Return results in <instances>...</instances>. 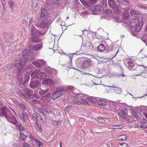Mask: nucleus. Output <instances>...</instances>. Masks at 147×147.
Instances as JSON below:
<instances>
[{
	"label": "nucleus",
	"instance_id": "1",
	"mask_svg": "<svg viewBox=\"0 0 147 147\" xmlns=\"http://www.w3.org/2000/svg\"><path fill=\"white\" fill-rule=\"evenodd\" d=\"M27 60L25 59H21V60L16 61L15 67L17 69V79L22 82L23 79L22 70L26 64Z\"/></svg>",
	"mask_w": 147,
	"mask_h": 147
},
{
	"label": "nucleus",
	"instance_id": "2",
	"mask_svg": "<svg viewBox=\"0 0 147 147\" xmlns=\"http://www.w3.org/2000/svg\"><path fill=\"white\" fill-rule=\"evenodd\" d=\"M139 20L138 17H135L134 18L132 19L130 23L127 22L126 24L127 25H129L131 28L135 27V29L132 31V34L135 36L137 34H135V33L140 31L142 25V22H139Z\"/></svg>",
	"mask_w": 147,
	"mask_h": 147
},
{
	"label": "nucleus",
	"instance_id": "3",
	"mask_svg": "<svg viewBox=\"0 0 147 147\" xmlns=\"http://www.w3.org/2000/svg\"><path fill=\"white\" fill-rule=\"evenodd\" d=\"M46 9L45 7L43 8L41 11L40 18L41 20L38 25V27L44 29L46 28Z\"/></svg>",
	"mask_w": 147,
	"mask_h": 147
},
{
	"label": "nucleus",
	"instance_id": "4",
	"mask_svg": "<svg viewBox=\"0 0 147 147\" xmlns=\"http://www.w3.org/2000/svg\"><path fill=\"white\" fill-rule=\"evenodd\" d=\"M22 55L24 58L30 60L33 59L34 58V52L28 49L23 50Z\"/></svg>",
	"mask_w": 147,
	"mask_h": 147
},
{
	"label": "nucleus",
	"instance_id": "5",
	"mask_svg": "<svg viewBox=\"0 0 147 147\" xmlns=\"http://www.w3.org/2000/svg\"><path fill=\"white\" fill-rule=\"evenodd\" d=\"M31 39L33 42L36 43L40 42L41 39L39 38V32L34 27L31 29Z\"/></svg>",
	"mask_w": 147,
	"mask_h": 147
},
{
	"label": "nucleus",
	"instance_id": "6",
	"mask_svg": "<svg viewBox=\"0 0 147 147\" xmlns=\"http://www.w3.org/2000/svg\"><path fill=\"white\" fill-rule=\"evenodd\" d=\"M107 50L109 52L113 51L114 53L113 57L115 56L117 53L118 51V49L116 48H114L113 47V45L112 42H111L110 44H107L106 48Z\"/></svg>",
	"mask_w": 147,
	"mask_h": 147
},
{
	"label": "nucleus",
	"instance_id": "7",
	"mask_svg": "<svg viewBox=\"0 0 147 147\" xmlns=\"http://www.w3.org/2000/svg\"><path fill=\"white\" fill-rule=\"evenodd\" d=\"M109 6L114 10V11L117 12L119 10V6L115 4V2L113 0H108Z\"/></svg>",
	"mask_w": 147,
	"mask_h": 147
},
{
	"label": "nucleus",
	"instance_id": "8",
	"mask_svg": "<svg viewBox=\"0 0 147 147\" xmlns=\"http://www.w3.org/2000/svg\"><path fill=\"white\" fill-rule=\"evenodd\" d=\"M92 61L90 59L84 61L82 63V67L84 68L87 69L91 66Z\"/></svg>",
	"mask_w": 147,
	"mask_h": 147
},
{
	"label": "nucleus",
	"instance_id": "9",
	"mask_svg": "<svg viewBox=\"0 0 147 147\" xmlns=\"http://www.w3.org/2000/svg\"><path fill=\"white\" fill-rule=\"evenodd\" d=\"M38 78L40 79L41 80H43L42 83L43 84H46V74L43 72L40 73L37 76Z\"/></svg>",
	"mask_w": 147,
	"mask_h": 147
},
{
	"label": "nucleus",
	"instance_id": "10",
	"mask_svg": "<svg viewBox=\"0 0 147 147\" xmlns=\"http://www.w3.org/2000/svg\"><path fill=\"white\" fill-rule=\"evenodd\" d=\"M39 86V83L38 80L31 81L30 84L31 88L34 89L38 88Z\"/></svg>",
	"mask_w": 147,
	"mask_h": 147
},
{
	"label": "nucleus",
	"instance_id": "11",
	"mask_svg": "<svg viewBox=\"0 0 147 147\" xmlns=\"http://www.w3.org/2000/svg\"><path fill=\"white\" fill-rule=\"evenodd\" d=\"M59 89V88H57L55 92L53 94V95L52 96V99H56L63 95L62 93L58 92Z\"/></svg>",
	"mask_w": 147,
	"mask_h": 147
},
{
	"label": "nucleus",
	"instance_id": "12",
	"mask_svg": "<svg viewBox=\"0 0 147 147\" xmlns=\"http://www.w3.org/2000/svg\"><path fill=\"white\" fill-rule=\"evenodd\" d=\"M129 9H124V11H123V13L122 14V16L123 18L127 19L128 18L130 14L129 12Z\"/></svg>",
	"mask_w": 147,
	"mask_h": 147
},
{
	"label": "nucleus",
	"instance_id": "13",
	"mask_svg": "<svg viewBox=\"0 0 147 147\" xmlns=\"http://www.w3.org/2000/svg\"><path fill=\"white\" fill-rule=\"evenodd\" d=\"M15 103L16 105L19 106L20 109L22 110L23 112H24L26 110V106L24 104H22L18 102L17 101Z\"/></svg>",
	"mask_w": 147,
	"mask_h": 147
},
{
	"label": "nucleus",
	"instance_id": "14",
	"mask_svg": "<svg viewBox=\"0 0 147 147\" xmlns=\"http://www.w3.org/2000/svg\"><path fill=\"white\" fill-rule=\"evenodd\" d=\"M55 70V69L50 67L49 66H47V73H49V76L47 75L48 76H52L53 74V71Z\"/></svg>",
	"mask_w": 147,
	"mask_h": 147
},
{
	"label": "nucleus",
	"instance_id": "15",
	"mask_svg": "<svg viewBox=\"0 0 147 147\" xmlns=\"http://www.w3.org/2000/svg\"><path fill=\"white\" fill-rule=\"evenodd\" d=\"M40 48V46L39 44H37L34 45H31L30 47V50H36L39 49Z\"/></svg>",
	"mask_w": 147,
	"mask_h": 147
},
{
	"label": "nucleus",
	"instance_id": "16",
	"mask_svg": "<svg viewBox=\"0 0 147 147\" xmlns=\"http://www.w3.org/2000/svg\"><path fill=\"white\" fill-rule=\"evenodd\" d=\"M32 71V68H31L27 66H26L24 69V71L25 73L27 74L28 75H29Z\"/></svg>",
	"mask_w": 147,
	"mask_h": 147
},
{
	"label": "nucleus",
	"instance_id": "17",
	"mask_svg": "<svg viewBox=\"0 0 147 147\" xmlns=\"http://www.w3.org/2000/svg\"><path fill=\"white\" fill-rule=\"evenodd\" d=\"M107 87H109L110 88H116V89H114L113 90L114 92L116 93L117 94H120L122 92L121 89L119 88L116 87H114V86H107Z\"/></svg>",
	"mask_w": 147,
	"mask_h": 147
},
{
	"label": "nucleus",
	"instance_id": "18",
	"mask_svg": "<svg viewBox=\"0 0 147 147\" xmlns=\"http://www.w3.org/2000/svg\"><path fill=\"white\" fill-rule=\"evenodd\" d=\"M128 68L130 70H134L135 69V65L132 62H129L128 63Z\"/></svg>",
	"mask_w": 147,
	"mask_h": 147
},
{
	"label": "nucleus",
	"instance_id": "19",
	"mask_svg": "<svg viewBox=\"0 0 147 147\" xmlns=\"http://www.w3.org/2000/svg\"><path fill=\"white\" fill-rule=\"evenodd\" d=\"M98 51L100 52L104 51L105 49V45L102 44H100L97 47Z\"/></svg>",
	"mask_w": 147,
	"mask_h": 147
},
{
	"label": "nucleus",
	"instance_id": "20",
	"mask_svg": "<svg viewBox=\"0 0 147 147\" xmlns=\"http://www.w3.org/2000/svg\"><path fill=\"white\" fill-rule=\"evenodd\" d=\"M27 115V114L24 112H23L21 113L20 118L23 122H25V117Z\"/></svg>",
	"mask_w": 147,
	"mask_h": 147
},
{
	"label": "nucleus",
	"instance_id": "21",
	"mask_svg": "<svg viewBox=\"0 0 147 147\" xmlns=\"http://www.w3.org/2000/svg\"><path fill=\"white\" fill-rule=\"evenodd\" d=\"M55 82L50 79H47V85L51 86L54 85Z\"/></svg>",
	"mask_w": 147,
	"mask_h": 147
},
{
	"label": "nucleus",
	"instance_id": "22",
	"mask_svg": "<svg viewBox=\"0 0 147 147\" xmlns=\"http://www.w3.org/2000/svg\"><path fill=\"white\" fill-rule=\"evenodd\" d=\"M97 104L99 105H104L106 104L105 101L103 99H101L98 100L97 102Z\"/></svg>",
	"mask_w": 147,
	"mask_h": 147
},
{
	"label": "nucleus",
	"instance_id": "23",
	"mask_svg": "<svg viewBox=\"0 0 147 147\" xmlns=\"http://www.w3.org/2000/svg\"><path fill=\"white\" fill-rule=\"evenodd\" d=\"M94 8L96 10L98 11H101L103 10V7L99 5H95L94 7Z\"/></svg>",
	"mask_w": 147,
	"mask_h": 147
},
{
	"label": "nucleus",
	"instance_id": "24",
	"mask_svg": "<svg viewBox=\"0 0 147 147\" xmlns=\"http://www.w3.org/2000/svg\"><path fill=\"white\" fill-rule=\"evenodd\" d=\"M35 127L36 129L38 131L41 132L42 131V129L41 127V125H39L37 121H36L35 122Z\"/></svg>",
	"mask_w": 147,
	"mask_h": 147
},
{
	"label": "nucleus",
	"instance_id": "25",
	"mask_svg": "<svg viewBox=\"0 0 147 147\" xmlns=\"http://www.w3.org/2000/svg\"><path fill=\"white\" fill-rule=\"evenodd\" d=\"M20 131H22L25 130V128L24 127L22 126L20 124L18 123L16 125Z\"/></svg>",
	"mask_w": 147,
	"mask_h": 147
},
{
	"label": "nucleus",
	"instance_id": "26",
	"mask_svg": "<svg viewBox=\"0 0 147 147\" xmlns=\"http://www.w3.org/2000/svg\"><path fill=\"white\" fill-rule=\"evenodd\" d=\"M27 136L24 133H21L20 134L19 139L21 140H26Z\"/></svg>",
	"mask_w": 147,
	"mask_h": 147
},
{
	"label": "nucleus",
	"instance_id": "27",
	"mask_svg": "<svg viewBox=\"0 0 147 147\" xmlns=\"http://www.w3.org/2000/svg\"><path fill=\"white\" fill-rule=\"evenodd\" d=\"M53 124L56 127H58L61 125V123L60 121H57L55 120H53L52 121Z\"/></svg>",
	"mask_w": 147,
	"mask_h": 147
},
{
	"label": "nucleus",
	"instance_id": "28",
	"mask_svg": "<svg viewBox=\"0 0 147 147\" xmlns=\"http://www.w3.org/2000/svg\"><path fill=\"white\" fill-rule=\"evenodd\" d=\"M98 0H88L87 3L88 4V7L94 4Z\"/></svg>",
	"mask_w": 147,
	"mask_h": 147
},
{
	"label": "nucleus",
	"instance_id": "29",
	"mask_svg": "<svg viewBox=\"0 0 147 147\" xmlns=\"http://www.w3.org/2000/svg\"><path fill=\"white\" fill-rule=\"evenodd\" d=\"M131 113H132L133 116H135L136 118L134 120L135 122L137 120V118L138 117V115L133 110H131Z\"/></svg>",
	"mask_w": 147,
	"mask_h": 147
},
{
	"label": "nucleus",
	"instance_id": "30",
	"mask_svg": "<svg viewBox=\"0 0 147 147\" xmlns=\"http://www.w3.org/2000/svg\"><path fill=\"white\" fill-rule=\"evenodd\" d=\"M140 126L142 128H147V122H142L140 123Z\"/></svg>",
	"mask_w": 147,
	"mask_h": 147
},
{
	"label": "nucleus",
	"instance_id": "31",
	"mask_svg": "<svg viewBox=\"0 0 147 147\" xmlns=\"http://www.w3.org/2000/svg\"><path fill=\"white\" fill-rule=\"evenodd\" d=\"M118 139L119 140H125L127 139V137L125 135H121L119 136L118 137Z\"/></svg>",
	"mask_w": 147,
	"mask_h": 147
},
{
	"label": "nucleus",
	"instance_id": "32",
	"mask_svg": "<svg viewBox=\"0 0 147 147\" xmlns=\"http://www.w3.org/2000/svg\"><path fill=\"white\" fill-rule=\"evenodd\" d=\"M10 7L12 9H13V7L15 5V3L11 0H9L8 2Z\"/></svg>",
	"mask_w": 147,
	"mask_h": 147
},
{
	"label": "nucleus",
	"instance_id": "33",
	"mask_svg": "<svg viewBox=\"0 0 147 147\" xmlns=\"http://www.w3.org/2000/svg\"><path fill=\"white\" fill-rule=\"evenodd\" d=\"M28 95L26 96V98H32L33 97V92L31 90V91H30Z\"/></svg>",
	"mask_w": 147,
	"mask_h": 147
},
{
	"label": "nucleus",
	"instance_id": "34",
	"mask_svg": "<svg viewBox=\"0 0 147 147\" xmlns=\"http://www.w3.org/2000/svg\"><path fill=\"white\" fill-rule=\"evenodd\" d=\"M38 111L39 112L40 114H42V115L44 116L45 117V113H44V111L45 112L46 111L45 110V109H38Z\"/></svg>",
	"mask_w": 147,
	"mask_h": 147
},
{
	"label": "nucleus",
	"instance_id": "35",
	"mask_svg": "<svg viewBox=\"0 0 147 147\" xmlns=\"http://www.w3.org/2000/svg\"><path fill=\"white\" fill-rule=\"evenodd\" d=\"M96 121H98L99 123H104L105 122V121L102 118H98L96 119Z\"/></svg>",
	"mask_w": 147,
	"mask_h": 147
},
{
	"label": "nucleus",
	"instance_id": "36",
	"mask_svg": "<svg viewBox=\"0 0 147 147\" xmlns=\"http://www.w3.org/2000/svg\"><path fill=\"white\" fill-rule=\"evenodd\" d=\"M6 107L5 106L3 107L1 109H0V115H1L6 113Z\"/></svg>",
	"mask_w": 147,
	"mask_h": 147
},
{
	"label": "nucleus",
	"instance_id": "37",
	"mask_svg": "<svg viewBox=\"0 0 147 147\" xmlns=\"http://www.w3.org/2000/svg\"><path fill=\"white\" fill-rule=\"evenodd\" d=\"M7 121L10 122V123H11L14 125H15L16 126V125L18 124L17 121L16 119H15L13 120H11V119H8Z\"/></svg>",
	"mask_w": 147,
	"mask_h": 147
},
{
	"label": "nucleus",
	"instance_id": "38",
	"mask_svg": "<svg viewBox=\"0 0 147 147\" xmlns=\"http://www.w3.org/2000/svg\"><path fill=\"white\" fill-rule=\"evenodd\" d=\"M86 99L88 100L89 101L92 102L93 103L96 102V99L93 97H89L87 98Z\"/></svg>",
	"mask_w": 147,
	"mask_h": 147
},
{
	"label": "nucleus",
	"instance_id": "39",
	"mask_svg": "<svg viewBox=\"0 0 147 147\" xmlns=\"http://www.w3.org/2000/svg\"><path fill=\"white\" fill-rule=\"evenodd\" d=\"M39 62L37 60L36 61H34L32 62V64L35 65V66L40 67V65H39Z\"/></svg>",
	"mask_w": 147,
	"mask_h": 147
},
{
	"label": "nucleus",
	"instance_id": "40",
	"mask_svg": "<svg viewBox=\"0 0 147 147\" xmlns=\"http://www.w3.org/2000/svg\"><path fill=\"white\" fill-rule=\"evenodd\" d=\"M25 92L24 93V94H25V98L28 95V94L29 93V92L30 91H31V90L29 89L28 88H26L25 90H24Z\"/></svg>",
	"mask_w": 147,
	"mask_h": 147
},
{
	"label": "nucleus",
	"instance_id": "41",
	"mask_svg": "<svg viewBox=\"0 0 147 147\" xmlns=\"http://www.w3.org/2000/svg\"><path fill=\"white\" fill-rule=\"evenodd\" d=\"M16 62L15 63H12L9 64L8 67L7 68L9 69H11L13 68L14 67H15Z\"/></svg>",
	"mask_w": 147,
	"mask_h": 147
},
{
	"label": "nucleus",
	"instance_id": "42",
	"mask_svg": "<svg viewBox=\"0 0 147 147\" xmlns=\"http://www.w3.org/2000/svg\"><path fill=\"white\" fill-rule=\"evenodd\" d=\"M81 104L84 105H87L88 104V102L85 100L84 99H81Z\"/></svg>",
	"mask_w": 147,
	"mask_h": 147
},
{
	"label": "nucleus",
	"instance_id": "43",
	"mask_svg": "<svg viewBox=\"0 0 147 147\" xmlns=\"http://www.w3.org/2000/svg\"><path fill=\"white\" fill-rule=\"evenodd\" d=\"M127 145L125 143H119L118 145L119 147H127Z\"/></svg>",
	"mask_w": 147,
	"mask_h": 147
},
{
	"label": "nucleus",
	"instance_id": "44",
	"mask_svg": "<svg viewBox=\"0 0 147 147\" xmlns=\"http://www.w3.org/2000/svg\"><path fill=\"white\" fill-rule=\"evenodd\" d=\"M46 93V90H40L39 91V94L41 95H43Z\"/></svg>",
	"mask_w": 147,
	"mask_h": 147
},
{
	"label": "nucleus",
	"instance_id": "45",
	"mask_svg": "<svg viewBox=\"0 0 147 147\" xmlns=\"http://www.w3.org/2000/svg\"><path fill=\"white\" fill-rule=\"evenodd\" d=\"M119 126H116L115 125L113 124V125H109V128L110 129H117V128H118V127H119Z\"/></svg>",
	"mask_w": 147,
	"mask_h": 147
},
{
	"label": "nucleus",
	"instance_id": "46",
	"mask_svg": "<svg viewBox=\"0 0 147 147\" xmlns=\"http://www.w3.org/2000/svg\"><path fill=\"white\" fill-rule=\"evenodd\" d=\"M54 52L55 51L53 49H49V50L48 51V53L49 55H51L53 54Z\"/></svg>",
	"mask_w": 147,
	"mask_h": 147
},
{
	"label": "nucleus",
	"instance_id": "47",
	"mask_svg": "<svg viewBox=\"0 0 147 147\" xmlns=\"http://www.w3.org/2000/svg\"><path fill=\"white\" fill-rule=\"evenodd\" d=\"M39 62V65H40V67H41V66L44 65L45 63V61L42 59H40V60H38Z\"/></svg>",
	"mask_w": 147,
	"mask_h": 147
},
{
	"label": "nucleus",
	"instance_id": "48",
	"mask_svg": "<svg viewBox=\"0 0 147 147\" xmlns=\"http://www.w3.org/2000/svg\"><path fill=\"white\" fill-rule=\"evenodd\" d=\"M30 79V76L29 75H28L25 76V80L24 81V82L26 83Z\"/></svg>",
	"mask_w": 147,
	"mask_h": 147
},
{
	"label": "nucleus",
	"instance_id": "49",
	"mask_svg": "<svg viewBox=\"0 0 147 147\" xmlns=\"http://www.w3.org/2000/svg\"><path fill=\"white\" fill-rule=\"evenodd\" d=\"M38 118V116L36 115H32V116L31 119L33 120L34 121L36 120V121H37V119Z\"/></svg>",
	"mask_w": 147,
	"mask_h": 147
},
{
	"label": "nucleus",
	"instance_id": "50",
	"mask_svg": "<svg viewBox=\"0 0 147 147\" xmlns=\"http://www.w3.org/2000/svg\"><path fill=\"white\" fill-rule=\"evenodd\" d=\"M72 109V106H68L66 107L64 109V111L67 112L68 111Z\"/></svg>",
	"mask_w": 147,
	"mask_h": 147
},
{
	"label": "nucleus",
	"instance_id": "51",
	"mask_svg": "<svg viewBox=\"0 0 147 147\" xmlns=\"http://www.w3.org/2000/svg\"><path fill=\"white\" fill-rule=\"evenodd\" d=\"M73 102L76 105H80L81 104V103L80 102H79L78 100H74L73 101Z\"/></svg>",
	"mask_w": 147,
	"mask_h": 147
},
{
	"label": "nucleus",
	"instance_id": "52",
	"mask_svg": "<svg viewBox=\"0 0 147 147\" xmlns=\"http://www.w3.org/2000/svg\"><path fill=\"white\" fill-rule=\"evenodd\" d=\"M23 147H31V145L28 143L24 142L23 144Z\"/></svg>",
	"mask_w": 147,
	"mask_h": 147
},
{
	"label": "nucleus",
	"instance_id": "53",
	"mask_svg": "<svg viewBox=\"0 0 147 147\" xmlns=\"http://www.w3.org/2000/svg\"><path fill=\"white\" fill-rule=\"evenodd\" d=\"M39 73V71L38 70H35L32 73V75H34V76H37L36 75L37 74H38Z\"/></svg>",
	"mask_w": 147,
	"mask_h": 147
},
{
	"label": "nucleus",
	"instance_id": "54",
	"mask_svg": "<svg viewBox=\"0 0 147 147\" xmlns=\"http://www.w3.org/2000/svg\"><path fill=\"white\" fill-rule=\"evenodd\" d=\"M59 1H60V0H52L53 3L56 5H57L59 4V3L57 2Z\"/></svg>",
	"mask_w": 147,
	"mask_h": 147
},
{
	"label": "nucleus",
	"instance_id": "55",
	"mask_svg": "<svg viewBox=\"0 0 147 147\" xmlns=\"http://www.w3.org/2000/svg\"><path fill=\"white\" fill-rule=\"evenodd\" d=\"M2 116H3L5 117V118L7 120L8 119H9V116L7 115L6 114V113H5V114H4L2 115H1Z\"/></svg>",
	"mask_w": 147,
	"mask_h": 147
},
{
	"label": "nucleus",
	"instance_id": "56",
	"mask_svg": "<svg viewBox=\"0 0 147 147\" xmlns=\"http://www.w3.org/2000/svg\"><path fill=\"white\" fill-rule=\"evenodd\" d=\"M32 102L34 103H37V104L39 103L40 102V101H39L38 100H37L35 99H33V100H32Z\"/></svg>",
	"mask_w": 147,
	"mask_h": 147
},
{
	"label": "nucleus",
	"instance_id": "57",
	"mask_svg": "<svg viewBox=\"0 0 147 147\" xmlns=\"http://www.w3.org/2000/svg\"><path fill=\"white\" fill-rule=\"evenodd\" d=\"M130 13H131V16H133V15H135L136 11L134 10H131L130 11Z\"/></svg>",
	"mask_w": 147,
	"mask_h": 147
},
{
	"label": "nucleus",
	"instance_id": "58",
	"mask_svg": "<svg viewBox=\"0 0 147 147\" xmlns=\"http://www.w3.org/2000/svg\"><path fill=\"white\" fill-rule=\"evenodd\" d=\"M82 2V1H81ZM82 4L83 5H84L85 7H88V3H86V2H82Z\"/></svg>",
	"mask_w": 147,
	"mask_h": 147
},
{
	"label": "nucleus",
	"instance_id": "59",
	"mask_svg": "<svg viewBox=\"0 0 147 147\" xmlns=\"http://www.w3.org/2000/svg\"><path fill=\"white\" fill-rule=\"evenodd\" d=\"M68 88L71 91H72V92H73V91L74 89V87L71 86H68Z\"/></svg>",
	"mask_w": 147,
	"mask_h": 147
},
{
	"label": "nucleus",
	"instance_id": "60",
	"mask_svg": "<svg viewBox=\"0 0 147 147\" xmlns=\"http://www.w3.org/2000/svg\"><path fill=\"white\" fill-rule=\"evenodd\" d=\"M139 7L143 9H146L147 8V6L146 5H141L139 6Z\"/></svg>",
	"mask_w": 147,
	"mask_h": 147
},
{
	"label": "nucleus",
	"instance_id": "61",
	"mask_svg": "<svg viewBox=\"0 0 147 147\" xmlns=\"http://www.w3.org/2000/svg\"><path fill=\"white\" fill-rule=\"evenodd\" d=\"M110 107L111 109H114L115 108V105L113 103H110Z\"/></svg>",
	"mask_w": 147,
	"mask_h": 147
},
{
	"label": "nucleus",
	"instance_id": "62",
	"mask_svg": "<svg viewBox=\"0 0 147 147\" xmlns=\"http://www.w3.org/2000/svg\"><path fill=\"white\" fill-rule=\"evenodd\" d=\"M121 113L123 115H125L126 114L127 111L125 110H123L121 111Z\"/></svg>",
	"mask_w": 147,
	"mask_h": 147
},
{
	"label": "nucleus",
	"instance_id": "63",
	"mask_svg": "<svg viewBox=\"0 0 147 147\" xmlns=\"http://www.w3.org/2000/svg\"><path fill=\"white\" fill-rule=\"evenodd\" d=\"M142 114L147 119V112H146V111L143 112Z\"/></svg>",
	"mask_w": 147,
	"mask_h": 147
},
{
	"label": "nucleus",
	"instance_id": "64",
	"mask_svg": "<svg viewBox=\"0 0 147 147\" xmlns=\"http://www.w3.org/2000/svg\"><path fill=\"white\" fill-rule=\"evenodd\" d=\"M123 4L125 5L127 4L129 2L128 0H123Z\"/></svg>",
	"mask_w": 147,
	"mask_h": 147
}]
</instances>
